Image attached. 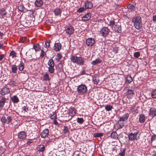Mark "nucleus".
<instances>
[{
    "instance_id": "obj_1",
    "label": "nucleus",
    "mask_w": 156,
    "mask_h": 156,
    "mask_svg": "<svg viewBox=\"0 0 156 156\" xmlns=\"http://www.w3.org/2000/svg\"><path fill=\"white\" fill-rule=\"evenodd\" d=\"M70 59L71 62L79 66L83 65L84 62L83 58L81 57H78L76 55L72 56Z\"/></svg>"
},
{
    "instance_id": "obj_2",
    "label": "nucleus",
    "mask_w": 156,
    "mask_h": 156,
    "mask_svg": "<svg viewBox=\"0 0 156 156\" xmlns=\"http://www.w3.org/2000/svg\"><path fill=\"white\" fill-rule=\"evenodd\" d=\"M132 22L134 23V26L137 29H140L142 27V23L141 17L140 16H136L133 18Z\"/></svg>"
},
{
    "instance_id": "obj_3",
    "label": "nucleus",
    "mask_w": 156,
    "mask_h": 156,
    "mask_svg": "<svg viewBox=\"0 0 156 156\" xmlns=\"http://www.w3.org/2000/svg\"><path fill=\"white\" fill-rule=\"evenodd\" d=\"M87 87L84 84H81L79 85L77 88V91L79 95H84L87 91Z\"/></svg>"
},
{
    "instance_id": "obj_4",
    "label": "nucleus",
    "mask_w": 156,
    "mask_h": 156,
    "mask_svg": "<svg viewBox=\"0 0 156 156\" xmlns=\"http://www.w3.org/2000/svg\"><path fill=\"white\" fill-rule=\"evenodd\" d=\"M109 32V29L108 27H102L99 31L100 34L103 36H107Z\"/></svg>"
},
{
    "instance_id": "obj_5",
    "label": "nucleus",
    "mask_w": 156,
    "mask_h": 156,
    "mask_svg": "<svg viewBox=\"0 0 156 156\" xmlns=\"http://www.w3.org/2000/svg\"><path fill=\"white\" fill-rule=\"evenodd\" d=\"M139 132H135L133 133H131L128 135L129 139L131 141H134L137 140V135Z\"/></svg>"
},
{
    "instance_id": "obj_6",
    "label": "nucleus",
    "mask_w": 156,
    "mask_h": 156,
    "mask_svg": "<svg viewBox=\"0 0 156 156\" xmlns=\"http://www.w3.org/2000/svg\"><path fill=\"white\" fill-rule=\"evenodd\" d=\"M12 120V117L9 116H8L6 117L4 116H3L1 118V121L2 123L9 124Z\"/></svg>"
},
{
    "instance_id": "obj_7",
    "label": "nucleus",
    "mask_w": 156,
    "mask_h": 156,
    "mask_svg": "<svg viewBox=\"0 0 156 156\" xmlns=\"http://www.w3.org/2000/svg\"><path fill=\"white\" fill-rule=\"evenodd\" d=\"M74 30V27L71 25L66 26L65 28V31L66 33L69 35L73 34Z\"/></svg>"
},
{
    "instance_id": "obj_8",
    "label": "nucleus",
    "mask_w": 156,
    "mask_h": 156,
    "mask_svg": "<svg viewBox=\"0 0 156 156\" xmlns=\"http://www.w3.org/2000/svg\"><path fill=\"white\" fill-rule=\"evenodd\" d=\"M94 43V40L92 38H89L86 40V43L88 46H92Z\"/></svg>"
},
{
    "instance_id": "obj_9",
    "label": "nucleus",
    "mask_w": 156,
    "mask_h": 156,
    "mask_svg": "<svg viewBox=\"0 0 156 156\" xmlns=\"http://www.w3.org/2000/svg\"><path fill=\"white\" fill-rule=\"evenodd\" d=\"M27 133L25 131H22L18 134V138L21 140L24 139L26 138L27 136Z\"/></svg>"
},
{
    "instance_id": "obj_10",
    "label": "nucleus",
    "mask_w": 156,
    "mask_h": 156,
    "mask_svg": "<svg viewBox=\"0 0 156 156\" xmlns=\"http://www.w3.org/2000/svg\"><path fill=\"white\" fill-rule=\"evenodd\" d=\"M129 114L127 113L122 115V117H120L118 121V123H119V122L124 121L127 120L129 118Z\"/></svg>"
},
{
    "instance_id": "obj_11",
    "label": "nucleus",
    "mask_w": 156,
    "mask_h": 156,
    "mask_svg": "<svg viewBox=\"0 0 156 156\" xmlns=\"http://www.w3.org/2000/svg\"><path fill=\"white\" fill-rule=\"evenodd\" d=\"M49 135V130L48 129H45L43 130L41 133V136L42 138H45L48 136Z\"/></svg>"
},
{
    "instance_id": "obj_12",
    "label": "nucleus",
    "mask_w": 156,
    "mask_h": 156,
    "mask_svg": "<svg viewBox=\"0 0 156 156\" xmlns=\"http://www.w3.org/2000/svg\"><path fill=\"white\" fill-rule=\"evenodd\" d=\"M62 48V45L59 42L55 43L54 44L53 48L56 51H60Z\"/></svg>"
},
{
    "instance_id": "obj_13",
    "label": "nucleus",
    "mask_w": 156,
    "mask_h": 156,
    "mask_svg": "<svg viewBox=\"0 0 156 156\" xmlns=\"http://www.w3.org/2000/svg\"><path fill=\"white\" fill-rule=\"evenodd\" d=\"M0 92L2 95H4L8 94L10 92V90L8 88L4 87L2 89Z\"/></svg>"
},
{
    "instance_id": "obj_14",
    "label": "nucleus",
    "mask_w": 156,
    "mask_h": 156,
    "mask_svg": "<svg viewBox=\"0 0 156 156\" xmlns=\"http://www.w3.org/2000/svg\"><path fill=\"white\" fill-rule=\"evenodd\" d=\"M54 13L55 16H61L62 11L59 8H56L54 10Z\"/></svg>"
},
{
    "instance_id": "obj_15",
    "label": "nucleus",
    "mask_w": 156,
    "mask_h": 156,
    "mask_svg": "<svg viewBox=\"0 0 156 156\" xmlns=\"http://www.w3.org/2000/svg\"><path fill=\"white\" fill-rule=\"evenodd\" d=\"M93 6V4L90 2L86 1L84 4V6L86 9H91Z\"/></svg>"
},
{
    "instance_id": "obj_16",
    "label": "nucleus",
    "mask_w": 156,
    "mask_h": 156,
    "mask_svg": "<svg viewBox=\"0 0 156 156\" xmlns=\"http://www.w3.org/2000/svg\"><path fill=\"white\" fill-rule=\"evenodd\" d=\"M134 94V93L132 90L128 89L127 91V97L129 98H130Z\"/></svg>"
},
{
    "instance_id": "obj_17",
    "label": "nucleus",
    "mask_w": 156,
    "mask_h": 156,
    "mask_svg": "<svg viewBox=\"0 0 156 156\" xmlns=\"http://www.w3.org/2000/svg\"><path fill=\"white\" fill-rule=\"evenodd\" d=\"M149 114L153 117L156 116V109L154 108H151L150 109Z\"/></svg>"
},
{
    "instance_id": "obj_18",
    "label": "nucleus",
    "mask_w": 156,
    "mask_h": 156,
    "mask_svg": "<svg viewBox=\"0 0 156 156\" xmlns=\"http://www.w3.org/2000/svg\"><path fill=\"white\" fill-rule=\"evenodd\" d=\"M132 81L133 78L130 75H127L126 77L125 83L128 84L131 83Z\"/></svg>"
},
{
    "instance_id": "obj_19",
    "label": "nucleus",
    "mask_w": 156,
    "mask_h": 156,
    "mask_svg": "<svg viewBox=\"0 0 156 156\" xmlns=\"http://www.w3.org/2000/svg\"><path fill=\"white\" fill-rule=\"evenodd\" d=\"M7 12L4 8L0 9V18H3L6 15Z\"/></svg>"
},
{
    "instance_id": "obj_20",
    "label": "nucleus",
    "mask_w": 156,
    "mask_h": 156,
    "mask_svg": "<svg viewBox=\"0 0 156 156\" xmlns=\"http://www.w3.org/2000/svg\"><path fill=\"white\" fill-rule=\"evenodd\" d=\"M111 137L114 139L117 140L118 138V135L115 131L112 132L110 135Z\"/></svg>"
},
{
    "instance_id": "obj_21",
    "label": "nucleus",
    "mask_w": 156,
    "mask_h": 156,
    "mask_svg": "<svg viewBox=\"0 0 156 156\" xmlns=\"http://www.w3.org/2000/svg\"><path fill=\"white\" fill-rule=\"evenodd\" d=\"M6 100V99L4 97H2L0 100V108H2L4 107Z\"/></svg>"
},
{
    "instance_id": "obj_22",
    "label": "nucleus",
    "mask_w": 156,
    "mask_h": 156,
    "mask_svg": "<svg viewBox=\"0 0 156 156\" xmlns=\"http://www.w3.org/2000/svg\"><path fill=\"white\" fill-rule=\"evenodd\" d=\"M102 62V60L99 58L95 59V60L91 62V64L94 65H95L101 63Z\"/></svg>"
},
{
    "instance_id": "obj_23",
    "label": "nucleus",
    "mask_w": 156,
    "mask_h": 156,
    "mask_svg": "<svg viewBox=\"0 0 156 156\" xmlns=\"http://www.w3.org/2000/svg\"><path fill=\"white\" fill-rule=\"evenodd\" d=\"M114 30L115 32L120 33L121 32V26L119 25H115L114 27Z\"/></svg>"
},
{
    "instance_id": "obj_24",
    "label": "nucleus",
    "mask_w": 156,
    "mask_h": 156,
    "mask_svg": "<svg viewBox=\"0 0 156 156\" xmlns=\"http://www.w3.org/2000/svg\"><path fill=\"white\" fill-rule=\"evenodd\" d=\"M43 4V2L41 0H37L35 2V5L37 7L41 6Z\"/></svg>"
},
{
    "instance_id": "obj_25",
    "label": "nucleus",
    "mask_w": 156,
    "mask_h": 156,
    "mask_svg": "<svg viewBox=\"0 0 156 156\" xmlns=\"http://www.w3.org/2000/svg\"><path fill=\"white\" fill-rule=\"evenodd\" d=\"M69 115L72 117L76 114V110L73 108H71L69 110Z\"/></svg>"
},
{
    "instance_id": "obj_26",
    "label": "nucleus",
    "mask_w": 156,
    "mask_h": 156,
    "mask_svg": "<svg viewBox=\"0 0 156 156\" xmlns=\"http://www.w3.org/2000/svg\"><path fill=\"white\" fill-rule=\"evenodd\" d=\"M91 14L90 13H87L82 18V20L84 21L89 20L90 18Z\"/></svg>"
},
{
    "instance_id": "obj_27",
    "label": "nucleus",
    "mask_w": 156,
    "mask_h": 156,
    "mask_svg": "<svg viewBox=\"0 0 156 156\" xmlns=\"http://www.w3.org/2000/svg\"><path fill=\"white\" fill-rule=\"evenodd\" d=\"M24 68V63L21 61L18 66V69L20 71H22L23 70Z\"/></svg>"
},
{
    "instance_id": "obj_28",
    "label": "nucleus",
    "mask_w": 156,
    "mask_h": 156,
    "mask_svg": "<svg viewBox=\"0 0 156 156\" xmlns=\"http://www.w3.org/2000/svg\"><path fill=\"white\" fill-rule=\"evenodd\" d=\"M11 99L14 103H17L19 101L18 98L15 95L12 97L11 98Z\"/></svg>"
},
{
    "instance_id": "obj_29",
    "label": "nucleus",
    "mask_w": 156,
    "mask_h": 156,
    "mask_svg": "<svg viewBox=\"0 0 156 156\" xmlns=\"http://www.w3.org/2000/svg\"><path fill=\"white\" fill-rule=\"evenodd\" d=\"M93 80L94 84H97L99 82L98 76H94L93 78Z\"/></svg>"
},
{
    "instance_id": "obj_30",
    "label": "nucleus",
    "mask_w": 156,
    "mask_h": 156,
    "mask_svg": "<svg viewBox=\"0 0 156 156\" xmlns=\"http://www.w3.org/2000/svg\"><path fill=\"white\" fill-rule=\"evenodd\" d=\"M37 150L39 151L43 152L45 150V147L42 145H38L37 146Z\"/></svg>"
},
{
    "instance_id": "obj_31",
    "label": "nucleus",
    "mask_w": 156,
    "mask_h": 156,
    "mask_svg": "<svg viewBox=\"0 0 156 156\" xmlns=\"http://www.w3.org/2000/svg\"><path fill=\"white\" fill-rule=\"evenodd\" d=\"M145 116L143 114H141L140 115L139 121L140 123H143L145 121Z\"/></svg>"
},
{
    "instance_id": "obj_32",
    "label": "nucleus",
    "mask_w": 156,
    "mask_h": 156,
    "mask_svg": "<svg viewBox=\"0 0 156 156\" xmlns=\"http://www.w3.org/2000/svg\"><path fill=\"white\" fill-rule=\"evenodd\" d=\"M12 72L15 73H16L17 68V66L15 65H13L12 66Z\"/></svg>"
},
{
    "instance_id": "obj_33",
    "label": "nucleus",
    "mask_w": 156,
    "mask_h": 156,
    "mask_svg": "<svg viewBox=\"0 0 156 156\" xmlns=\"http://www.w3.org/2000/svg\"><path fill=\"white\" fill-rule=\"evenodd\" d=\"M48 64L49 66H55L54 61L52 58H51L49 60Z\"/></svg>"
},
{
    "instance_id": "obj_34",
    "label": "nucleus",
    "mask_w": 156,
    "mask_h": 156,
    "mask_svg": "<svg viewBox=\"0 0 156 156\" xmlns=\"http://www.w3.org/2000/svg\"><path fill=\"white\" fill-rule=\"evenodd\" d=\"M127 7L129 9L131 10V11H134L135 9V6L131 4L128 5L127 6Z\"/></svg>"
},
{
    "instance_id": "obj_35",
    "label": "nucleus",
    "mask_w": 156,
    "mask_h": 156,
    "mask_svg": "<svg viewBox=\"0 0 156 156\" xmlns=\"http://www.w3.org/2000/svg\"><path fill=\"white\" fill-rule=\"evenodd\" d=\"M33 48L36 51H39L40 50V46L38 44L34 45Z\"/></svg>"
},
{
    "instance_id": "obj_36",
    "label": "nucleus",
    "mask_w": 156,
    "mask_h": 156,
    "mask_svg": "<svg viewBox=\"0 0 156 156\" xmlns=\"http://www.w3.org/2000/svg\"><path fill=\"white\" fill-rule=\"evenodd\" d=\"M112 108V106L110 105H106L105 107V109L107 111L111 110Z\"/></svg>"
},
{
    "instance_id": "obj_37",
    "label": "nucleus",
    "mask_w": 156,
    "mask_h": 156,
    "mask_svg": "<svg viewBox=\"0 0 156 156\" xmlns=\"http://www.w3.org/2000/svg\"><path fill=\"white\" fill-rule=\"evenodd\" d=\"M103 133H95L94 134V136L95 137H101L103 136Z\"/></svg>"
},
{
    "instance_id": "obj_38",
    "label": "nucleus",
    "mask_w": 156,
    "mask_h": 156,
    "mask_svg": "<svg viewBox=\"0 0 156 156\" xmlns=\"http://www.w3.org/2000/svg\"><path fill=\"white\" fill-rule=\"evenodd\" d=\"M54 66H49L48 68V71L51 73H53L55 71Z\"/></svg>"
},
{
    "instance_id": "obj_39",
    "label": "nucleus",
    "mask_w": 156,
    "mask_h": 156,
    "mask_svg": "<svg viewBox=\"0 0 156 156\" xmlns=\"http://www.w3.org/2000/svg\"><path fill=\"white\" fill-rule=\"evenodd\" d=\"M50 40H48L45 41L44 47L46 48H49L50 45Z\"/></svg>"
},
{
    "instance_id": "obj_40",
    "label": "nucleus",
    "mask_w": 156,
    "mask_h": 156,
    "mask_svg": "<svg viewBox=\"0 0 156 156\" xmlns=\"http://www.w3.org/2000/svg\"><path fill=\"white\" fill-rule=\"evenodd\" d=\"M18 9L20 12L23 11L24 10L25 8L22 5H20L18 6Z\"/></svg>"
},
{
    "instance_id": "obj_41",
    "label": "nucleus",
    "mask_w": 156,
    "mask_h": 156,
    "mask_svg": "<svg viewBox=\"0 0 156 156\" xmlns=\"http://www.w3.org/2000/svg\"><path fill=\"white\" fill-rule=\"evenodd\" d=\"M154 141H156V135H153L151 137V144H152Z\"/></svg>"
},
{
    "instance_id": "obj_42",
    "label": "nucleus",
    "mask_w": 156,
    "mask_h": 156,
    "mask_svg": "<svg viewBox=\"0 0 156 156\" xmlns=\"http://www.w3.org/2000/svg\"><path fill=\"white\" fill-rule=\"evenodd\" d=\"M152 97L153 98H156V90H153L151 93Z\"/></svg>"
},
{
    "instance_id": "obj_43",
    "label": "nucleus",
    "mask_w": 156,
    "mask_h": 156,
    "mask_svg": "<svg viewBox=\"0 0 156 156\" xmlns=\"http://www.w3.org/2000/svg\"><path fill=\"white\" fill-rule=\"evenodd\" d=\"M9 85L13 87V86H16L17 83L15 81L12 80L10 81L9 83Z\"/></svg>"
},
{
    "instance_id": "obj_44",
    "label": "nucleus",
    "mask_w": 156,
    "mask_h": 156,
    "mask_svg": "<svg viewBox=\"0 0 156 156\" xmlns=\"http://www.w3.org/2000/svg\"><path fill=\"white\" fill-rule=\"evenodd\" d=\"M126 149L123 148L121 150L120 152L119 153V154L121 156H124L125 154V152Z\"/></svg>"
},
{
    "instance_id": "obj_45",
    "label": "nucleus",
    "mask_w": 156,
    "mask_h": 156,
    "mask_svg": "<svg viewBox=\"0 0 156 156\" xmlns=\"http://www.w3.org/2000/svg\"><path fill=\"white\" fill-rule=\"evenodd\" d=\"M10 55L12 56V58L16 57V53L14 51H12L10 52Z\"/></svg>"
},
{
    "instance_id": "obj_46",
    "label": "nucleus",
    "mask_w": 156,
    "mask_h": 156,
    "mask_svg": "<svg viewBox=\"0 0 156 156\" xmlns=\"http://www.w3.org/2000/svg\"><path fill=\"white\" fill-rule=\"evenodd\" d=\"M77 121L80 124H82L84 120L83 118H78L77 119Z\"/></svg>"
},
{
    "instance_id": "obj_47",
    "label": "nucleus",
    "mask_w": 156,
    "mask_h": 156,
    "mask_svg": "<svg viewBox=\"0 0 156 156\" xmlns=\"http://www.w3.org/2000/svg\"><path fill=\"white\" fill-rule=\"evenodd\" d=\"M56 59L58 61L60 59H61L62 57V56L61 54L58 53L56 55Z\"/></svg>"
},
{
    "instance_id": "obj_48",
    "label": "nucleus",
    "mask_w": 156,
    "mask_h": 156,
    "mask_svg": "<svg viewBox=\"0 0 156 156\" xmlns=\"http://www.w3.org/2000/svg\"><path fill=\"white\" fill-rule=\"evenodd\" d=\"M43 79L44 80H49V76L47 73H46L45 74L43 77Z\"/></svg>"
},
{
    "instance_id": "obj_49",
    "label": "nucleus",
    "mask_w": 156,
    "mask_h": 156,
    "mask_svg": "<svg viewBox=\"0 0 156 156\" xmlns=\"http://www.w3.org/2000/svg\"><path fill=\"white\" fill-rule=\"evenodd\" d=\"M64 128L63 129V132L64 133H66L69 131L68 128L67 126H64Z\"/></svg>"
},
{
    "instance_id": "obj_50",
    "label": "nucleus",
    "mask_w": 156,
    "mask_h": 156,
    "mask_svg": "<svg viewBox=\"0 0 156 156\" xmlns=\"http://www.w3.org/2000/svg\"><path fill=\"white\" fill-rule=\"evenodd\" d=\"M112 51L115 53H118L119 51V48L117 46L114 47L113 48Z\"/></svg>"
},
{
    "instance_id": "obj_51",
    "label": "nucleus",
    "mask_w": 156,
    "mask_h": 156,
    "mask_svg": "<svg viewBox=\"0 0 156 156\" xmlns=\"http://www.w3.org/2000/svg\"><path fill=\"white\" fill-rule=\"evenodd\" d=\"M86 9H85L83 7H80L79 8L77 11V12H82L85 10Z\"/></svg>"
},
{
    "instance_id": "obj_52",
    "label": "nucleus",
    "mask_w": 156,
    "mask_h": 156,
    "mask_svg": "<svg viewBox=\"0 0 156 156\" xmlns=\"http://www.w3.org/2000/svg\"><path fill=\"white\" fill-rule=\"evenodd\" d=\"M115 22L113 20H111L109 22V25L111 27H112L115 25Z\"/></svg>"
},
{
    "instance_id": "obj_53",
    "label": "nucleus",
    "mask_w": 156,
    "mask_h": 156,
    "mask_svg": "<svg viewBox=\"0 0 156 156\" xmlns=\"http://www.w3.org/2000/svg\"><path fill=\"white\" fill-rule=\"evenodd\" d=\"M140 55V53L139 52H136L134 54V56L136 58H138Z\"/></svg>"
},
{
    "instance_id": "obj_54",
    "label": "nucleus",
    "mask_w": 156,
    "mask_h": 156,
    "mask_svg": "<svg viewBox=\"0 0 156 156\" xmlns=\"http://www.w3.org/2000/svg\"><path fill=\"white\" fill-rule=\"evenodd\" d=\"M117 124L118 125V126L117 127L118 129L122 128L124 126L123 124L121 123L119 124V123L118 122L117 123Z\"/></svg>"
},
{
    "instance_id": "obj_55",
    "label": "nucleus",
    "mask_w": 156,
    "mask_h": 156,
    "mask_svg": "<svg viewBox=\"0 0 156 156\" xmlns=\"http://www.w3.org/2000/svg\"><path fill=\"white\" fill-rule=\"evenodd\" d=\"M46 55V52L44 51L43 50H41L40 56L42 57H43Z\"/></svg>"
},
{
    "instance_id": "obj_56",
    "label": "nucleus",
    "mask_w": 156,
    "mask_h": 156,
    "mask_svg": "<svg viewBox=\"0 0 156 156\" xmlns=\"http://www.w3.org/2000/svg\"><path fill=\"white\" fill-rule=\"evenodd\" d=\"M22 109L23 111L26 112H27L29 110L28 107H27L26 106H24L23 107Z\"/></svg>"
},
{
    "instance_id": "obj_57",
    "label": "nucleus",
    "mask_w": 156,
    "mask_h": 156,
    "mask_svg": "<svg viewBox=\"0 0 156 156\" xmlns=\"http://www.w3.org/2000/svg\"><path fill=\"white\" fill-rule=\"evenodd\" d=\"M57 118L56 115V114H54L51 116V119H55Z\"/></svg>"
},
{
    "instance_id": "obj_58",
    "label": "nucleus",
    "mask_w": 156,
    "mask_h": 156,
    "mask_svg": "<svg viewBox=\"0 0 156 156\" xmlns=\"http://www.w3.org/2000/svg\"><path fill=\"white\" fill-rule=\"evenodd\" d=\"M26 39V37H22L20 40V42L22 43H23Z\"/></svg>"
},
{
    "instance_id": "obj_59",
    "label": "nucleus",
    "mask_w": 156,
    "mask_h": 156,
    "mask_svg": "<svg viewBox=\"0 0 156 156\" xmlns=\"http://www.w3.org/2000/svg\"><path fill=\"white\" fill-rule=\"evenodd\" d=\"M58 66L60 67V68L61 69L60 70H61L62 69V68L63 67V66L62 64L61 63H59L58 64Z\"/></svg>"
},
{
    "instance_id": "obj_60",
    "label": "nucleus",
    "mask_w": 156,
    "mask_h": 156,
    "mask_svg": "<svg viewBox=\"0 0 156 156\" xmlns=\"http://www.w3.org/2000/svg\"><path fill=\"white\" fill-rule=\"evenodd\" d=\"M4 55L2 54L0 55V61H1L4 57Z\"/></svg>"
},
{
    "instance_id": "obj_61",
    "label": "nucleus",
    "mask_w": 156,
    "mask_h": 156,
    "mask_svg": "<svg viewBox=\"0 0 156 156\" xmlns=\"http://www.w3.org/2000/svg\"><path fill=\"white\" fill-rule=\"evenodd\" d=\"M153 20L154 22H156V15L154 16H153Z\"/></svg>"
},
{
    "instance_id": "obj_62",
    "label": "nucleus",
    "mask_w": 156,
    "mask_h": 156,
    "mask_svg": "<svg viewBox=\"0 0 156 156\" xmlns=\"http://www.w3.org/2000/svg\"><path fill=\"white\" fill-rule=\"evenodd\" d=\"M32 140H30L29 141H28L27 142V144H31L32 143Z\"/></svg>"
},
{
    "instance_id": "obj_63",
    "label": "nucleus",
    "mask_w": 156,
    "mask_h": 156,
    "mask_svg": "<svg viewBox=\"0 0 156 156\" xmlns=\"http://www.w3.org/2000/svg\"><path fill=\"white\" fill-rule=\"evenodd\" d=\"M54 123L55 125H57L58 124V122L56 120L54 121Z\"/></svg>"
},
{
    "instance_id": "obj_64",
    "label": "nucleus",
    "mask_w": 156,
    "mask_h": 156,
    "mask_svg": "<svg viewBox=\"0 0 156 156\" xmlns=\"http://www.w3.org/2000/svg\"><path fill=\"white\" fill-rule=\"evenodd\" d=\"M154 146H156V141H154L152 144Z\"/></svg>"
}]
</instances>
